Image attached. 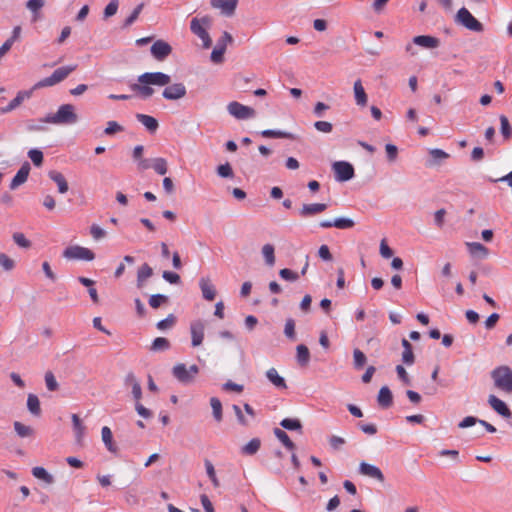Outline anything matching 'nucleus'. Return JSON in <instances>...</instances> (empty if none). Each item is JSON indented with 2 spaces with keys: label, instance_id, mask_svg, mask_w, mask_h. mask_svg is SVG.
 <instances>
[{
  "label": "nucleus",
  "instance_id": "obj_1",
  "mask_svg": "<svg viewBox=\"0 0 512 512\" xmlns=\"http://www.w3.org/2000/svg\"><path fill=\"white\" fill-rule=\"evenodd\" d=\"M171 77L163 72H145L138 76L137 83H132L130 89L141 99H148L154 94V89L151 86L164 87L162 92L163 98L166 100H179L183 98L186 93V87L183 83H174L169 85Z\"/></svg>",
  "mask_w": 512,
  "mask_h": 512
},
{
  "label": "nucleus",
  "instance_id": "obj_3",
  "mask_svg": "<svg viewBox=\"0 0 512 512\" xmlns=\"http://www.w3.org/2000/svg\"><path fill=\"white\" fill-rule=\"evenodd\" d=\"M491 378L497 389L506 394L512 393V369L509 366L501 365L496 367L491 372Z\"/></svg>",
  "mask_w": 512,
  "mask_h": 512
},
{
  "label": "nucleus",
  "instance_id": "obj_53",
  "mask_svg": "<svg viewBox=\"0 0 512 512\" xmlns=\"http://www.w3.org/2000/svg\"><path fill=\"white\" fill-rule=\"evenodd\" d=\"M119 6L118 0H112L104 9V18L107 19L117 13Z\"/></svg>",
  "mask_w": 512,
  "mask_h": 512
},
{
  "label": "nucleus",
  "instance_id": "obj_24",
  "mask_svg": "<svg viewBox=\"0 0 512 512\" xmlns=\"http://www.w3.org/2000/svg\"><path fill=\"white\" fill-rule=\"evenodd\" d=\"M153 275V269L149 266V264H142L137 271V287L143 288L147 279H149Z\"/></svg>",
  "mask_w": 512,
  "mask_h": 512
},
{
  "label": "nucleus",
  "instance_id": "obj_48",
  "mask_svg": "<svg viewBox=\"0 0 512 512\" xmlns=\"http://www.w3.org/2000/svg\"><path fill=\"white\" fill-rule=\"evenodd\" d=\"M284 334L288 339L295 340V321L292 318H288L285 322Z\"/></svg>",
  "mask_w": 512,
  "mask_h": 512
},
{
  "label": "nucleus",
  "instance_id": "obj_28",
  "mask_svg": "<svg viewBox=\"0 0 512 512\" xmlns=\"http://www.w3.org/2000/svg\"><path fill=\"white\" fill-rule=\"evenodd\" d=\"M268 380L278 389H286L287 385L283 377L278 374L275 368H270L266 372Z\"/></svg>",
  "mask_w": 512,
  "mask_h": 512
},
{
  "label": "nucleus",
  "instance_id": "obj_43",
  "mask_svg": "<svg viewBox=\"0 0 512 512\" xmlns=\"http://www.w3.org/2000/svg\"><path fill=\"white\" fill-rule=\"evenodd\" d=\"M280 425L287 430H297L301 432L302 429V424L297 418H284Z\"/></svg>",
  "mask_w": 512,
  "mask_h": 512
},
{
  "label": "nucleus",
  "instance_id": "obj_51",
  "mask_svg": "<svg viewBox=\"0 0 512 512\" xmlns=\"http://www.w3.org/2000/svg\"><path fill=\"white\" fill-rule=\"evenodd\" d=\"M217 174L222 178L233 177V170L229 163L221 164L217 167Z\"/></svg>",
  "mask_w": 512,
  "mask_h": 512
},
{
  "label": "nucleus",
  "instance_id": "obj_21",
  "mask_svg": "<svg viewBox=\"0 0 512 512\" xmlns=\"http://www.w3.org/2000/svg\"><path fill=\"white\" fill-rule=\"evenodd\" d=\"M355 102L358 106L364 107L367 105L368 96L364 90L361 80H356L353 86Z\"/></svg>",
  "mask_w": 512,
  "mask_h": 512
},
{
  "label": "nucleus",
  "instance_id": "obj_8",
  "mask_svg": "<svg viewBox=\"0 0 512 512\" xmlns=\"http://www.w3.org/2000/svg\"><path fill=\"white\" fill-rule=\"evenodd\" d=\"M227 110L230 115L239 120L248 119L255 116V110L253 108L245 106L236 101L230 102L227 105Z\"/></svg>",
  "mask_w": 512,
  "mask_h": 512
},
{
  "label": "nucleus",
  "instance_id": "obj_18",
  "mask_svg": "<svg viewBox=\"0 0 512 512\" xmlns=\"http://www.w3.org/2000/svg\"><path fill=\"white\" fill-rule=\"evenodd\" d=\"M359 471L361 474H363L365 476L374 478L380 482L384 481V475H383L382 471L374 465L368 464L366 462H362L360 464Z\"/></svg>",
  "mask_w": 512,
  "mask_h": 512
},
{
  "label": "nucleus",
  "instance_id": "obj_30",
  "mask_svg": "<svg viewBox=\"0 0 512 512\" xmlns=\"http://www.w3.org/2000/svg\"><path fill=\"white\" fill-rule=\"evenodd\" d=\"M296 358L300 366H307L310 361V352L306 345L299 344L296 347Z\"/></svg>",
  "mask_w": 512,
  "mask_h": 512
},
{
  "label": "nucleus",
  "instance_id": "obj_31",
  "mask_svg": "<svg viewBox=\"0 0 512 512\" xmlns=\"http://www.w3.org/2000/svg\"><path fill=\"white\" fill-rule=\"evenodd\" d=\"M76 69V65L73 66H63L57 68L51 75L56 84L60 83L64 79L68 77V75Z\"/></svg>",
  "mask_w": 512,
  "mask_h": 512
},
{
  "label": "nucleus",
  "instance_id": "obj_13",
  "mask_svg": "<svg viewBox=\"0 0 512 512\" xmlns=\"http://www.w3.org/2000/svg\"><path fill=\"white\" fill-rule=\"evenodd\" d=\"M30 172V164L24 162L10 183V189L15 190L27 181Z\"/></svg>",
  "mask_w": 512,
  "mask_h": 512
},
{
  "label": "nucleus",
  "instance_id": "obj_63",
  "mask_svg": "<svg viewBox=\"0 0 512 512\" xmlns=\"http://www.w3.org/2000/svg\"><path fill=\"white\" fill-rule=\"evenodd\" d=\"M358 427L367 435H374L377 432V426L373 423L359 422Z\"/></svg>",
  "mask_w": 512,
  "mask_h": 512
},
{
  "label": "nucleus",
  "instance_id": "obj_37",
  "mask_svg": "<svg viewBox=\"0 0 512 512\" xmlns=\"http://www.w3.org/2000/svg\"><path fill=\"white\" fill-rule=\"evenodd\" d=\"M152 169L159 175H165L168 171L167 160L162 157L152 159Z\"/></svg>",
  "mask_w": 512,
  "mask_h": 512
},
{
  "label": "nucleus",
  "instance_id": "obj_2",
  "mask_svg": "<svg viewBox=\"0 0 512 512\" xmlns=\"http://www.w3.org/2000/svg\"><path fill=\"white\" fill-rule=\"evenodd\" d=\"M42 121L56 125H71L78 121V116L72 104H63L56 113L47 115Z\"/></svg>",
  "mask_w": 512,
  "mask_h": 512
},
{
  "label": "nucleus",
  "instance_id": "obj_5",
  "mask_svg": "<svg viewBox=\"0 0 512 512\" xmlns=\"http://www.w3.org/2000/svg\"><path fill=\"white\" fill-rule=\"evenodd\" d=\"M198 373L199 367L195 364L187 367L183 363H178L172 369V375L182 384L192 383Z\"/></svg>",
  "mask_w": 512,
  "mask_h": 512
},
{
  "label": "nucleus",
  "instance_id": "obj_27",
  "mask_svg": "<svg viewBox=\"0 0 512 512\" xmlns=\"http://www.w3.org/2000/svg\"><path fill=\"white\" fill-rule=\"evenodd\" d=\"M261 254L268 267H273L275 265V247L272 244H264L261 248Z\"/></svg>",
  "mask_w": 512,
  "mask_h": 512
},
{
  "label": "nucleus",
  "instance_id": "obj_58",
  "mask_svg": "<svg viewBox=\"0 0 512 512\" xmlns=\"http://www.w3.org/2000/svg\"><path fill=\"white\" fill-rule=\"evenodd\" d=\"M385 151L389 162H394L398 156V148L394 144H386Z\"/></svg>",
  "mask_w": 512,
  "mask_h": 512
},
{
  "label": "nucleus",
  "instance_id": "obj_16",
  "mask_svg": "<svg viewBox=\"0 0 512 512\" xmlns=\"http://www.w3.org/2000/svg\"><path fill=\"white\" fill-rule=\"evenodd\" d=\"M413 44L418 45L420 47L426 49H435L439 47L440 40L434 36L430 35H418L415 36L412 40Z\"/></svg>",
  "mask_w": 512,
  "mask_h": 512
},
{
  "label": "nucleus",
  "instance_id": "obj_25",
  "mask_svg": "<svg viewBox=\"0 0 512 512\" xmlns=\"http://www.w3.org/2000/svg\"><path fill=\"white\" fill-rule=\"evenodd\" d=\"M403 352H402V362L408 366L414 364L415 362V356L413 353V347L411 343L403 338L401 341Z\"/></svg>",
  "mask_w": 512,
  "mask_h": 512
},
{
  "label": "nucleus",
  "instance_id": "obj_29",
  "mask_svg": "<svg viewBox=\"0 0 512 512\" xmlns=\"http://www.w3.org/2000/svg\"><path fill=\"white\" fill-rule=\"evenodd\" d=\"M466 246L468 251L473 256H479L481 258H486L489 254V250L479 242H467Z\"/></svg>",
  "mask_w": 512,
  "mask_h": 512
},
{
  "label": "nucleus",
  "instance_id": "obj_47",
  "mask_svg": "<svg viewBox=\"0 0 512 512\" xmlns=\"http://www.w3.org/2000/svg\"><path fill=\"white\" fill-rule=\"evenodd\" d=\"M205 468H206L207 475L210 478L213 486L216 488L219 487L220 483L216 476V472H215L212 462L209 460H205Z\"/></svg>",
  "mask_w": 512,
  "mask_h": 512
},
{
  "label": "nucleus",
  "instance_id": "obj_41",
  "mask_svg": "<svg viewBox=\"0 0 512 512\" xmlns=\"http://www.w3.org/2000/svg\"><path fill=\"white\" fill-rule=\"evenodd\" d=\"M261 135L265 138H286V139H294L293 134L281 130H263Z\"/></svg>",
  "mask_w": 512,
  "mask_h": 512
},
{
  "label": "nucleus",
  "instance_id": "obj_50",
  "mask_svg": "<svg viewBox=\"0 0 512 512\" xmlns=\"http://www.w3.org/2000/svg\"><path fill=\"white\" fill-rule=\"evenodd\" d=\"M28 156L29 158L31 159V161L33 162V164L37 167L41 166L42 163H43V153L42 151L38 150V149H31L29 152H28Z\"/></svg>",
  "mask_w": 512,
  "mask_h": 512
},
{
  "label": "nucleus",
  "instance_id": "obj_39",
  "mask_svg": "<svg viewBox=\"0 0 512 512\" xmlns=\"http://www.w3.org/2000/svg\"><path fill=\"white\" fill-rule=\"evenodd\" d=\"M170 348V342L164 337H157L153 340L150 350L153 352L166 351Z\"/></svg>",
  "mask_w": 512,
  "mask_h": 512
},
{
  "label": "nucleus",
  "instance_id": "obj_46",
  "mask_svg": "<svg viewBox=\"0 0 512 512\" xmlns=\"http://www.w3.org/2000/svg\"><path fill=\"white\" fill-rule=\"evenodd\" d=\"M500 124H501V134L503 135L504 139L508 140L512 137V127L509 123V120L506 116L501 115L499 117Z\"/></svg>",
  "mask_w": 512,
  "mask_h": 512
},
{
  "label": "nucleus",
  "instance_id": "obj_7",
  "mask_svg": "<svg viewBox=\"0 0 512 512\" xmlns=\"http://www.w3.org/2000/svg\"><path fill=\"white\" fill-rule=\"evenodd\" d=\"M63 257L68 260L92 261L95 258V254L88 248L73 245L63 251Z\"/></svg>",
  "mask_w": 512,
  "mask_h": 512
},
{
  "label": "nucleus",
  "instance_id": "obj_44",
  "mask_svg": "<svg viewBox=\"0 0 512 512\" xmlns=\"http://www.w3.org/2000/svg\"><path fill=\"white\" fill-rule=\"evenodd\" d=\"M169 302L168 296L164 294H153L149 298V305L153 309L159 308L161 305L167 304Z\"/></svg>",
  "mask_w": 512,
  "mask_h": 512
},
{
  "label": "nucleus",
  "instance_id": "obj_17",
  "mask_svg": "<svg viewBox=\"0 0 512 512\" xmlns=\"http://www.w3.org/2000/svg\"><path fill=\"white\" fill-rule=\"evenodd\" d=\"M199 287L205 300L213 301L215 299L216 289L209 278L202 277L199 280Z\"/></svg>",
  "mask_w": 512,
  "mask_h": 512
},
{
  "label": "nucleus",
  "instance_id": "obj_32",
  "mask_svg": "<svg viewBox=\"0 0 512 512\" xmlns=\"http://www.w3.org/2000/svg\"><path fill=\"white\" fill-rule=\"evenodd\" d=\"M14 430L21 438L32 437L34 435V428L20 421L14 422Z\"/></svg>",
  "mask_w": 512,
  "mask_h": 512
},
{
  "label": "nucleus",
  "instance_id": "obj_45",
  "mask_svg": "<svg viewBox=\"0 0 512 512\" xmlns=\"http://www.w3.org/2000/svg\"><path fill=\"white\" fill-rule=\"evenodd\" d=\"M102 440L107 447V449L111 452H114L116 450L113 441H112V432L109 427L104 426L101 431Z\"/></svg>",
  "mask_w": 512,
  "mask_h": 512
},
{
  "label": "nucleus",
  "instance_id": "obj_15",
  "mask_svg": "<svg viewBox=\"0 0 512 512\" xmlns=\"http://www.w3.org/2000/svg\"><path fill=\"white\" fill-rule=\"evenodd\" d=\"M32 91H19L16 97L5 107L0 108L1 114H7L19 107L25 99H29Z\"/></svg>",
  "mask_w": 512,
  "mask_h": 512
},
{
  "label": "nucleus",
  "instance_id": "obj_20",
  "mask_svg": "<svg viewBox=\"0 0 512 512\" xmlns=\"http://www.w3.org/2000/svg\"><path fill=\"white\" fill-rule=\"evenodd\" d=\"M327 207L328 206L325 203L304 204L300 209V215L302 217L313 216L325 211Z\"/></svg>",
  "mask_w": 512,
  "mask_h": 512
},
{
  "label": "nucleus",
  "instance_id": "obj_40",
  "mask_svg": "<svg viewBox=\"0 0 512 512\" xmlns=\"http://www.w3.org/2000/svg\"><path fill=\"white\" fill-rule=\"evenodd\" d=\"M261 446V441L258 438H253L245 446L242 447V454L254 455L258 452Z\"/></svg>",
  "mask_w": 512,
  "mask_h": 512
},
{
  "label": "nucleus",
  "instance_id": "obj_42",
  "mask_svg": "<svg viewBox=\"0 0 512 512\" xmlns=\"http://www.w3.org/2000/svg\"><path fill=\"white\" fill-rule=\"evenodd\" d=\"M367 362L366 355L358 348L353 350V365L356 370H360Z\"/></svg>",
  "mask_w": 512,
  "mask_h": 512
},
{
  "label": "nucleus",
  "instance_id": "obj_64",
  "mask_svg": "<svg viewBox=\"0 0 512 512\" xmlns=\"http://www.w3.org/2000/svg\"><path fill=\"white\" fill-rule=\"evenodd\" d=\"M396 373L398 375V378L405 384L410 385V377L406 371V369L402 365L396 366Z\"/></svg>",
  "mask_w": 512,
  "mask_h": 512
},
{
  "label": "nucleus",
  "instance_id": "obj_57",
  "mask_svg": "<svg viewBox=\"0 0 512 512\" xmlns=\"http://www.w3.org/2000/svg\"><path fill=\"white\" fill-rule=\"evenodd\" d=\"M225 51L222 50V47H215L211 53V61L215 64H220L224 60Z\"/></svg>",
  "mask_w": 512,
  "mask_h": 512
},
{
  "label": "nucleus",
  "instance_id": "obj_10",
  "mask_svg": "<svg viewBox=\"0 0 512 512\" xmlns=\"http://www.w3.org/2000/svg\"><path fill=\"white\" fill-rule=\"evenodd\" d=\"M150 52L157 61H164L171 54L172 47L164 40H157L152 44Z\"/></svg>",
  "mask_w": 512,
  "mask_h": 512
},
{
  "label": "nucleus",
  "instance_id": "obj_4",
  "mask_svg": "<svg viewBox=\"0 0 512 512\" xmlns=\"http://www.w3.org/2000/svg\"><path fill=\"white\" fill-rule=\"evenodd\" d=\"M210 25V19L208 17H203L201 19L193 18L190 22V29L193 34L198 36L202 42L203 47L208 49L212 45V40L208 32L206 31V26Z\"/></svg>",
  "mask_w": 512,
  "mask_h": 512
},
{
  "label": "nucleus",
  "instance_id": "obj_56",
  "mask_svg": "<svg viewBox=\"0 0 512 512\" xmlns=\"http://www.w3.org/2000/svg\"><path fill=\"white\" fill-rule=\"evenodd\" d=\"M279 275L282 279L287 281H296L298 280L299 276L296 272H293L292 270L288 268H283L279 271Z\"/></svg>",
  "mask_w": 512,
  "mask_h": 512
},
{
  "label": "nucleus",
  "instance_id": "obj_23",
  "mask_svg": "<svg viewBox=\"0 0 512 512\" xmlns=\"http://www.w3.org/2000/svg\"><path fill=\"white\" fill-rule=\"evenodd\" d=\"M48 176L52 181H54L57 184L59 193L64 194L68 191L69 186L67 180L61 172L51 170L49 171Z\"/></svg>",
  "mask_w": 512,
  "mask_h": 512
},
{
  "label": "nucleus",
  "instance_id": "obj_6",
  "mask_svg": "<svg viewBox=\"0 0 512 512\" xmlns=\"http://www.w3.org/2000/svg\"><path fill=\"white\" fill-rule=\"evenodd\" d=\"M455 21L468 30L474 32H482L484 30L483 24L479 22L465 7L458 10Z\"/></svg>",
  "mask_w": 512,
  "mask_h": 512
},
{
  "label": "nucleus",
  "instance_id": "obj_36",
  "mask_svg": "<svg viewBox=\"0 0 512 512\" xmlns=\"http://www.w3.org/2000/svg\"><path fill=\"white\" fill-rule=\"evenodd\" d=\"M73 429L77 443L82 444L86 428L83 425L81 418H73Z\"/></svg>",
  "mask_w": 512,
  "mask_h": 512
},
{
  "label": "nucleus",
  "instance_id": "obj_55",
  "mask_svg": "<svg viewBox=\"0 0 512 512\" xmlns=\"http://www.w3.org/2000/svg\"><path fill=\"white\" fill-rule=\"evenodd\" d=\"M123 130H124V128L120 124H118L116 121H109L107 123V127L104 130V133L106 135H113V134H115L117 132H121Z\"/></svg>",
  "mask_w": 512,
  "mask_h": 512
},
{
  "label": "nucleus",
  "instance_id": "obj_49",
  "mask_svg": "<svg viewBox=\"0 0 512 512\" xmlns=\"http://www.w3.org/2000/svg\"><path fill=\"white\" fill-rule=\"evenodd\" d=\"M0 266L5 271H11L15 267V261L11 259L7 254L0 253Z\"/></svg>",
  "mask_w": 512,
  "mask_h": 512
},
{
  "label": "nucleus",
  "instance_id": "obj_14",
  "mask_svg": "<svg viewBox=\"0 0 512 512\" xmlns=\"http://www.w3.org/2000/svg\"><path fill=\"white\" fill-rule=\"evenodd\" d=\"M238 0H211L214 8L221 9L226 16H232L235 13Z\"/></svg>",
  "mask_w": 512,
  "mask_h": 512
},
{
  "label": "nucleus",
  "instance_id": "obj_52",
  "mask_svg": "<svg viewBox=\"0 0 512 512\" xmlns=\"http://www.w3.org/2000/svg\"><path fill=\"white\" fill-rule=\"evenodd\" d=\"M13 240L14 242L22 247V248H29L31 246V242L25 237L23 233L16 232L13 234Z\"/></svg>",
  "mask_w": 512,
  "mask_h": 512
},
{
  "label": "nucleus",
  "instance_id": "obj_19",
  "mask_svg": "<svg viewBox=\"0 0 512 512\" xmlns=\"http://www.w3.org/2000/svg\"><path fill=\"white\" fill-rule=\"evenodd\" d=\"M488 403L493 408V410L500 416H511L510 410L506 403L499 399L498 397H496L495 395L489 396Z\"/></svg>",
  "mask_w": 512,
  "mask_h": 512
},
{
  "label": "nucleus",
  "instance_id": "obj_22",
  "mask_svg": "<svg viewBox=\"0 0 512 512\" xmlns=\"http://www.w3.org/2000/svg\"><path fill=\"white\" fill-rule=\"evenodd\" d=\"M377 403L382 408H389L393 404V395L389 387L383 386L379 390Z\"/></svg>",
  "mask_w": 512,
  "mask_h": 512
},
{
  "label": "nucleus",
  "instance_id": "obj_33",
  "mask_svg": "<svg viewBox=\"0 0 512 512\" xmlns=\"http://www.w3.org/2000/svg\"><path fill=\"white\" fill-rule=\"evenodd\" d=\"M274 435L288 450L293 451L295 449L294 442L289 438L284 430L275 428Z\"/></svg>",
  "mask_w": 512,
  "mask_h": 512
},
{
  "label": "nucleus",
  "instance_id": "obj_9",
  "mask_svg": "<svg viewBox=\"0 0 512 512\" xmlns=\"http://www.w3.org/2000/svg\"><path fill=\"white\" fill-rule=\"evenodd\" d=\"M333 170L337 181L345 182L354 177V168L349 162H335L333 164Z\"/></svg>",
  "mask_w": 512,
  "mask_h": 512
},
{
  "label": "nucleus",
  "instance_id": "obj_38",
  "mask_svg": "<svg viewBox=\"0 0 512 512\" xmlns=\"http://www.w3.org/2000/svg\"><path fill=\"white\" fill-rule=\"evenodd\" d=\"M27 408L33 415H39L41 412L39 398L35 394H29L27 397Z\"/></svg>",
  "mask_w": 512,
  "mask_h": 512
},
{
  "label": "nucleus",
  "instance_id": "obj_11",
  "mask_svg": "<svg viewBox=\"0 0 512 512\" xmlns=\"http://www.w3.org/2000/svg\"><path fill=\"white\" fill-rule=\"evenodd\" d=\"M205 325L201 320H195L190 324L191 344L193 347L200 346L204 339Z\"/></svg>",
  "mask_w": 512,
  "mask_h": 512
},
{
  "label": "nucleus",
  "instance_id": "obj_60",
  "mask_svg": "<svg viewBox=\"0 0 512 512\" xmlns=\"http://www.w3.org/2000/svg\"><path fill=\"white\" fill-rule=\"evenodd\" d=\"M45 383L46 387L49 391H55L58 388V383L56 381V378L51 372H47L45 374Z\"/></svg>",
  "mask_w": 512,
  "mask_h": 512
},
{
  "label": "nucleus",
  "instance_id": "obj_59",
  "mask_svg": "<svg viewBox=\"0 0 512 512\" xmlns=\"http://www.w3.org/2000/svg\"><path fill=\"white\" fill-rule=\"evenodd\" d=\"M314 127L317 131L322 133H330L333 129V125L327 121H316Z\"/></svg>",
  "mask_w": 512,
  "mask_h": 512
},
{
  "label": "nucleus",
  "instance_id": "obj_35",
  "mask_svg": "<svg viewBox=\"0 0 512 512\" xmlns=\"http://www.w3.org/2000/svg\"><path fill=\"white\" fill-rule=\"evenodd\" d=\"M44 5H45V0H28L27 1L26 8L33 13L34 21L39 19V12L44 7Z\"/></svg>",
  "mask_w": 512,
  "mask_h": 512
},
{
  "label": "nucleus",
  "instance_id": "obj_12",
  "mask_svg": "<svg viewBox=\"0 0 512 512\" xmlns=\"http://www.w3.org/2000/svg\"><path fill=\"white\" fill-rule=\"evenodd\" d=\"M319 225L322 228L335 227L338 229H351L354 227L355 222L350 218L339 217L334 220H323Z\"/></svg>",
  "mask_w": 512,
  "mask_h": 512
},
{
  "label": "nucleus",
  "instance_id": "obj_62",
  "mask_svg": "<svg viewBox=\"0 0 512 512\" xmlns=\"http://www.w3.org/2000/svg\"><path fill=\"white\" fill-rule=\"evenodd\" d=\"M174 323L175 317L173 314H170L167 318L159 321L156 326L159 330H165L172 327Z\"/></svg>",
  "mask_w": 512,
  "mask_h": 512
},
{
  "label": "nucleus",
  "instance_id": "obj_61",
  "mask_svg": "<svg viewBox=\"0 0 512 512\" xmlns=\"http://www.w3.org/2000/svg\"><path fill=\"white\" fill-rule=\"evenodd\" d=\"M162 277L170 284H179L181 282L180 276L175 272L164 271Z\"/></svg>",
  "mask_w": 512,
  "mask_h": 512
},
{
  "label": "nucleus",
  "instance_id": "obj_54",
  "mask_svg": "<svg viewBox=\"0 0 512 512\" xmlns=\"http://www.w3.org/2000/svg\"><path fill=\"white\" fill-rule=\"evenodd\" d=\"M233 42V37L228 32H223L221 38L217 41L216 47H222L223 51H226V47L228 44Z\"/></svg>",
  "mask_w": 512,
  "mask_h": 512
},
{
  "label": "nucleus",
  "instance_id": "obj_34",
  "mask_svg": "<svg viewBox=\"0 0 512 512\" xmlns=\"http://www.w3.org/2000/svg\"><path fill=\"white\" fill-rule=\"evenodd\" d=\"M32 475L35 478L42 480L43 482H45L47 484H51L54 481L53 476L50 473H48V471L45 468L40 467V466L34 467L32 469Z\"/></svg>",
  "mask_w": 512,
  "mask_h": 512
},
{
  "label": "nucleus",
  "instance_id": "obj_26",
  "mask_svg": "<svg viewBox=\"0 0 512 512\" xmlns=\"http://www.w3.org/2000/svg\"><path fill=\"white\" fill-rule=\"evenodd\" d=\"M136 119L151 133H154L159 127L158 121L152 116L138 113Z\"/></svg>",
  "mask_w": 512,
  "mask_h": 512
}]
</instances>
